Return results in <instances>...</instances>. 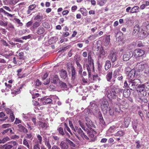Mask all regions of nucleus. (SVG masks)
<instances>
[{
	"label": "nucleus",
	"instance_id": "nucleus-1",
	"mask_svg": "<svg viewBox=\"0 0 149 149\" xmlns=\"http://www.w3.org/2000/svg\"><path fill=\"white\" fill-rule=\"evenodd\" d=\"M83 116H85L86 120V126L89 128L91 127H94L95 126L94 124L92 123L90 118L88 117H90L91 115V113L88 109H85L82 112Z\"/></svg>",
	"mask_w": 149,
	"mask_h": 149
},
{
	"label": "nucleus",
	"instance_id": "nucleus-2",
	"mask_svg": "<svg viewBox=\"0 0 149 149\" xmlns=\"http://www.w3.org/2000/svg\"><path fill=\"white\" fill-rule=\"evenodd\" d=\"M69 124L70 127L72 129L74 132V133L77 134L83 139H88V138L82 130L80 128H79L77 126H75L74 128L72 122L70 120H69Z\"/></svg>",
	"mask_w": 149,
	"mask_h": 149
},
{
	"label": "nucleus",
	"instance_id": "nucleus-3",
	"mask_svg": "<svg viewBox=\"0 0 149 149\" xmlns=\"http://www.w3.org/2000/svg\"><path fill=\"white\" fill-rule=\"evenodd\" d=\"M105 90L107 97L109 99L115 98L116 97L117 93L114 88H112L110 87H107Z\"/></svg>",
	"mask_w": 149,
	"mask_h": 149
},
{
	"label": "nucleus",
	"instance_id": "nucleus-4",
	"mask_svg": "<svg viewBox=\"0 0 149 149\" xmlns=\"http://www.w3.org/2000/svg\"><path fill=\"white\" fill-rule=\"evenodd\" d=\"M136 67L139 71L143 70L144 69H145V73L146 74L149 73V67H148L146 63L143 62L138 63H137Z\"/></svg>",
	"mask_w": 149,
	"mask_h": 149
},
{
	"label": "nucleus",
	"instance_id": "nucleus-5",
	"mask_svg": "<svg viewBox=\"0 0 149 149\" xmlns=\"http://www.w3.org/2000/svg\"><path fill=\"white\" fill-rule=\"evenodd\" d=\"M145 86L144 84L139 85L136 88L137 91L138 92L139 94L141 97L145 96L147 94L145 88Z\"/></svg>",
	"mask_w": 149,
	"mask_h": 149
},
{
	"label": "nucleus",
	"instance_id": "nucleus-6",
	"mask_svg": "<svg viewBox=\"0 0 149 149\" xmlns=\"http://www.w3.org/2000/svg\"><path fill=\"white\" fill-rule=\"evenodd\" d=\"M140 83V80L138 79H133L131 80H129V88L131 89H134L136 88V86L138 85Z\"/></svg>",
	"mask_w": 149,
	"mask_h": 149
},
{
	"label": "nucleus",
	"instance_id": "nucleus-7",
	"mask_svg": "<svg viewBox=\"0 0 149 149\" xmlns=\"http://www.w3.org/2000/svg\"><path fill=\"white\" fill-rule=\"evenodd\" d=\"M4 9L9 12L12 11V10L9 7L6 6H3L2 8H0V13L4 14L7 17H13V16L14 15H12L6 11L4 10Z\"/></svg>",
	"mask_w": 149,
	"mask_h": 149
},
{
	"label": "nucleus",
	"instance_id": "nucleus-8",
	"mask_svg": "<svg viewBox=\"0 0 149 149\" xmlns=\"http://www.w3.org/2000/svg\"><path fill=\"white\" fill-rule=\"evenodd\" d=\"M37 6L35 4H33L29 5L28 7V10L26 11L27 13L28 14H32V13H34L35 12L36 8Z\"/></svg>",
	"mask_w": 149,
	"mask_h": 149
},
{
	"label": "nucleus",
	"instance_id": "nucleus-9",
	"mask_svg": "<svg viewBox=\"0 0 149 149\" xmlns=\"http://www.w3.org/2000/svg\"><path fill=\"white\" fill-rule=\"evenodd\" d=\"M145 54V52L143 50L139 49H135L133 53V54L136 57L141 56Z\"/></svg>",
	"mask_w": 149,
	"mask_h": 149
},
{
	"label": "nucleus",
	"instance_id": "nucleus-10",
	"mask_svg": "<svg viewBox=\"0 0 149 149\" xmlns=\"http://www.w3.org/2000/svg\"><path fill=\"white\" fill-rule=\"evenodd\" d=\"M117 54L113 51L111 52L108 56L109 59L111 60L113 63H114L117 60Z\"/></svg>",
	"mask_w": 149,
	"mask_h": 149
},
{
	"label": "nucleus",
	"instance_id": "nucleus-11",
	"mask_svg": "<svg viewBox=\"0 0 149 149\" xmlns=\"http://www.w3.org/2000/svg\"><path fill=\"white\" fill-rule=\"evenodd\" d=\"M117 129V127H115L114 126L111 127L107 131L106 133V136H109L112 135V133H113Z\"/></svg>",
	"mask_w": 149,
	"mask_h": 149
},
{
	"label": "nucleus",
	"instance_id": "nucleus-12",
	"mask_svg": "<svg viewBox=\"0 0 149 149\" xmlns=\"http://www.w3.org/2000/svg\"><path fill=\"white\" fill-rule=\"evenodd\" d=\"M90 106L89 107L91 110L92 112H95L98 110V107L96 104L94 102L90 103Z\"/></svg>",
	"mask_w": 149,
	"mask_h": 149
},
{
	"label": "nucleus",
	"instance_id": "nucleus-13",
	"mask_svg": "<svg viewBox=\"0 0 149 149\" xmlns=\"http://www.w3.org/2000/svg\"><path fill=\"white\" fill-rule=\"evenodd\" d=\"M117 100L118 102L117 104H114V107L113 108L116 111L119 112L120 111V109L119 107L120 105V104H122L120 102L121 100L120 98H118Z\"/></svg>",
	"mask_w": 149,
	"mask_h": 149
},
{
	"label": "nucleus",
	"instance_id": "nucleus-14",
	"mask_svg": "<svg viewBox=\"0 0 149 149\" xmlns=\"http://www.w3.org/2000/svg\"><path fill=\"white\" fill-rule=\"evenodd\" d=\"M135 74V70L134 69L132 70L128 73L127 76V78L131 80L133 79L134 77Z\"/></svg>",
	"mask_w": 149,
	"mask_h": 149
},
{
	"label": "nucleus",
	"instance_id": "nucleus-15",
	"mask_svg": "<svg viewBox=\"0 0 149 149\" xmlns=\"http://www.w3.org/2000/svg\"><path fill=\"white\" fill-rule=\"evenodd\" d=\"M131 52H127L125 53L123 56V60L125 61H128L132 56V54Z\"/></svg>",
	"mask_w": 149,
	"mask_h": 149
},
{
	"label": "nucleus",
	"instance_id": "nucleus-16",
	"mask_svg": "<svg viewBox=\"0 0 149 149\" xmlns=\"http://www.w3.org/2000/svg\"><path fill=\"white\" fill-rule=\"evenodd\" d=\"M106 56V54L104 49L101 47H100L99 51V54L98 58L100 59L101 58H103Z\"/></svg>",
	"mask_w": 149,
	"mask_h": 149
},
{
	"label": "nucleus",
	"instance_id": "nucleus-17",
	"mask_svg": "<svg viewBox=\"0 0 149 149\" xmlns=\"http://www.w3.org/2000/svg\"><path fill=\"white\" fill-rule=\"evenodd\" d=\"M58 131L59 134L64 136H67L68 137H70V136L69 134L65 131H63V129L61 127H60L58 128Z\"/></svg>",
	"mask_w": 149,
	"mask_h": 149
},
{
	"label": "nucleus",
	"instance_id": "nucleus-18",
	"mask_svg": "<svg viewBox=\"0 0 149 149\" xmlns=\"http://www.w3.org/2000/svg\"><path fill=\"white\" fill-rule=\"evenodd\" d=\"M148 35V33L146 31L142 30L141 33L139 34V38L140 39L142 40L145 38Z\"/></svg>",
	"mask_w": 149,
	"mask_h": 149
},
{
	"label": "nucleus",
	"instance_id": "nucleus-19",
	"mask_svg": "<svg viewBox=\"0 0 149 149\" xmlns=\"http://www.w3.org/2000/svg\"><path fill=\"white\" fill-rule=\"evenodd\" d=\"M109 104H106L104 105H101V107L102 111L104 114H106L108 111L109 108Z\"/></svg>",
	"mask_w": 149,
	"mask_h": 149
},
{
	"label": "nucleus",
	"instance_id": "nucleus-20",
	"mask_svg": "<svg viewBox=\"0 0 149 149\" xmlns=\"http://www.w3.org/2000/svg\"><path fill=\"white\" fill-rule=\"evenodd\" d=\"M43 103L44 104H50L52 102V100L50 98L46 97L43 98L41 99Z\"/></svg>",
	"mask_w": 149,
	"mask_h": 149
},
{
	"label": "nucleus",
	"instance_id": "nucleus-21",
	"mask_svg": "<svg viewBox=\"0 0 149 149\" xmlns=\"http://www.w3.org/2000/svg\"><path fill=\"white\" fill-rule=\"evenodd\" d=\"M39 128H42L43 129H45L47 128V125L46 123L43 122L42 121H39L38 123Z\"/></svg>",
	"mask_w": 149,
	"mask_h": 149
},
{
	"label": "nucleus",
	"instance_id": "nucleus-22",
	"mask_svg": "<svg viewBox=\"0 0 149 149\" xmlns=\"http://www.w3.org/2000/svg\"><path fill=\"white\" fill-rule=\"evenodd\" d=\"M142 30L146 31L149 29V22L147 21L143 23L141 26Z\"/></svg>",
	"mask_w": 149,
	"mask_h": 149
},
{
	"label": "nucleus",
	"instance_id": "nucleus-23",
	"mask_svg": "<svg viewBox=\"0 0 149 149\" xmlns=\"http://www.w3.org/2000/svg\"><path fill=\"white\" fill-rule=\"evenodd\" d=\"M60 76L63 79H65L67 76L66 71L64 70H61L60 72Z\"/></svg>",
	"mask_w": 149,
	"mask_h": 149
},
{
	"label": "nucleus",
	"instance_id": "nucleus-24",
	"mask_svg": "<svg viewBox=\"0 0 149 149\" xmlns=\"http://www.w3.org/2000/svg\"><path fill=\"white\" fill-rule=\"evenodd\" d=\"M59 79L57 75H55L51 79V82L53 84H56L59 81Z\"/></svg>",
	"mask_w": 149,
	"mask_h": 149
},
{
	"label": "nucleus",
	"instance_id": "nucleus-25",
	"mask_svg": "<svg viewBox=\"0 0 149 149\" xmlns=\"http://www.w3.org/2000/svg\"><path fill=\"white\" fill-rule=\"evenodd\" d=\"M40 25V23L39 22H36L33 24L32 26L31 27L30 29L33 31L37 28Z\"/></svg>",
	"mask_w": 149,
	"mask_h": 149
},
{
	"label": "nucleus",
	"instance_id": "nucleus-26",
	"mask_svg": "<svg viewBox=\"0 0 149 149\" xmlns=\"http://www.w3.org/2000/svg\"><path fill=\"white\" fill-rule=\"evenodd\" d=\"M45 32V30L42 27H40L37 29L36 33L38 35H42Z\"/></svg>",
	"mask_w": 149,
	"mask_h": 149
},
{
	"label": "nucleus",
	"instance_id": "nucleus-27",
	"mask_svg": "<svg viewBox=\"0 0 149 149\" xmlns=\"http://www.w3.org/2000/svg\"><path fill=\"white\" fill-rule=\"evenodd\" d=\"M19 128V130L20 132H23L25 133L28 132L27 130L21 124L18 125H17Z\"/></svg>",
	"mask_w": 149,
	"mask_h": 149
},
{
	"label": "nucleus",
	"instance_id": "nucleus-28",
	"mask_svg": "<svg viewBox=\"0 0 149 149\" xmlns=\"http://www.w3.org/2000/svg\"><path fill=\"white\" fill-rule=\"evenodd\" d=\"M60 146L61 149H68V147L67 143L63 141L61 142Z\"/></svg>",
	"mask_w": 149,
	"mask_h": 149
},
{
	"label": "nucleus",
	"instance_id": "nucleus-29",
	"mask_svg": "<svg viewBox=\"0 0 149 149\" xmlns=\"http://www.w3.org/2000/svg\"><path fill=\"white\" fill-rule=\"evenodd\" d=\"M139 8L138 6H134L131 8L130 13H137L139 11Z\"/></svg>",
	"mask_w": 149,
	"mask_h": 149
},
{
	"label": "nucleus",
	"instance_id": "nucleus-30",
	"mask_svg": "<svg viewBox=\"0 0 149 149\" xmlns=\"http://www.w3.org/2000/svg\"><path fill=\"white\" fill-rule=\"evenodd\" d=\"M123 94L125 97H128L130 95V90L128 89H125L123 91Z\"/></svg>",
	"mask_w": 149,
	"mask_h": 149
},
{
	"label": "nucleus",
	"instance_id": "nucleus-31",
	"mask_svg": "<svg viewBox=\"0 0 149 149\" xmlns=\"http://www.w3.org/2000/svg\"><path fill=\"white\" fill-rule=\"evenodd\" d=\"M139 31V25L136 24L134 27V29L133 32V34L135 35H137Z\"/></svg>",
	"mask_w": 149,
	"mask_h": 149
},
{
	"label": "nucleus",
	"instance_id": "nucleus-32",
	"mask_svg": "<svg viewBox=\"0 0 149 149\" xmlns=\"http://www.w3.org/2000/svg\"><path fill=\"white\" fill-rule=\"evenodd\" d=\"M36 89H34L32 91H30V93L32 95V97L33 99L38 97L39 96V94L38 93H36Z\"/></svg>",
	"mask_w": 149,
	"mask_h": 149
},
{
	"label": "nucleus",
	"instance_id": "nucleus-33",
	"mask_svg": "<svg viewBox=\"0 0 149 149\" xmlns=\"http://www.w3.org/2000/svg\"><path fill=\"white\" fill-rule=\"evenodd\" d=\"M112 75V71H109L107 75L106 78L108 81H110L111 79Z\"/></svg>",
	"mask_w": 149,
	"mask_h": 149
},
{
	"label": "nucleus",
	"instance_id": "nucleus-34",
	"mask_svg": "<svg viewBox=\"0 0 149 149\" xmlns=\"http://www.w3.org/2000/svg\"><path fill=\"white\" fill-rule=\"evenodd\" d=\"M75 71L74 68L73 67H71V79L74 80L75 78Z\"/></svg>",
	"mask_w": 149,
	"mask_h": 149
},
{
	"label": "nucleus",
	"instance_id": "nucleus-35",
	"mask_svg": "<svg viewBox=\"0 0 149 149\" xmlns=\"http://www.w3.org/2000/svg\"><path fill=\"white\" fill-rule=\"evenodd\" d=\"M124 134L125 132L122 130H120L118 131L117 132H116L114 134V136H115L120 137L123 136L124 135Z\"/></svg>",
	"mask_w": 149,
	"mask_h": 149
},
{
	"label": "nucleus",
	"instance_id": "nucleus-36",
	"mask_svg": "<svg viewBox=\"0 0 149 149\" xmlns=\"http://www.w3.org/2000/svg\"><path fill=\"white\" fill-rule=\"evenodd\" d=\"M111 62L110 61L107 60L104 66V68L105 70H107L109 68L111 67Z\"/></svg>",
	"mask_w": 149,
	"mask_h": 149
},
{
	"label": "nucleus",
	"instance_id": "nucleus-37",
	"mask_svg": "<svg viewBox=\"0 0 149 149\" xmlns=\"http://www.w3.org/2000/svg\"><path fill=\"white\" fill-rule=\"evenodd\" d=\"M116 38H118V41H121L123 40V36L122 33L121 32H118L116 36Z\"/></svg>",
	"mask_w": 149,
	"mask_h": 149
},
{
	"label": "nucleus",
	"instance_id": "nucleus-38",
	"mask_svg": "<svg viewBox=\"0 0 149 149\" xmlns=\"http://www.w3.org/2000/svg\"><path fill=\"white\" fill-rule=\"evenodd\" d=\"M13 21H14V22L17 23L19 24V26H22L23 25V24L21 22L20 20L18 18H14L13 19Z\"/></svg>",
	"mask_w": 149,
	"mask_h": 149
},
{
	"label": "nucleus",
	"instance_id": "nucleus-39",
	"mask_svg": "<svg viewBox=\"0 0 149 149\" xmlns=\"http://www.w3.org/2000/svg\"><path fill=\"white\" fill-rule=\"evenodd\" d=\"M4 149H10L13 147V145L9 143V142L3 146Z\"/></svg>",
	"mask_w": 149,
	"mask_h": 149
},
{
	"label": "nucleus",
	"instance_id": "nucleus-40",
	"mask_svg": "<svg viewBox=\"0 0 149 149\" xmlns=\"http://www.w3.org/2000/svg\"><path fill=\"white\" fill-rule=\"evenodd\" d=\"M80 11L83 15L85 16L86 15L87 11L85 8H80Z\"/></svg>",
	"mask_w": 149,
	"mask_h": 149
},
{
	"label": "nucleus",
	"instance_id": "nucleus-41",
	"mask_svg": "<svg viewBox=\"0 0 149 149\" xmlns=\"http://www.w3.org/2000/svg\"><path fill=\"white\" fill-rule=\"evenodd\" d=\"M101 105H104L106 104H109L108 102L106 99L105 97H103L101 100Z\"/></svg>",
	"mask_w": 149,
	"mask_h": 149
},
{
	"label": "nucleus",
	"instance_id": "nucleus-42",
	"mask_svg": "<svg viewBox=\"0 0 149 149\" xmlns=\"http://www.w3.org/2000/svg\"><path fill=\"white\" fill-rule=\"evenodd\" d=\"M58 38L56 36H54L51 38L49 40V42L52 44L56 42L58 40Z\"/></svg>",
	"mask_w": 149,
	"mask_h": 149
},
{
	"label": "nucleus",
	"instance_id": "nucleus-43",
	"mask_svg": "<svg viewBox=\"0 0 149 149\" xmlns=\"http://www.w3.org/2000/svg\"><path fill=\"white\" fill-rule=\"evenodd\" d=\"M124 123L125 125V126L126 127H127L130 122V120L129 118H125L124 119Z\"/></svg>",
	"mask_w": 149,
	"mask_h": 149
},
{
	"label": "nucleus",
	"instance_id": "nucleus-44",
	"mask_svg": "<svg viewBox=\"0 0 149 149\" xmlns=\"http://www.w3.org/2000/svg\"><path fill=\"white\" fill-rule=\"evenodd\" d=\"M10 138L8 136L3 138L2 139L0 140V143H4L6 142L9 141Z\"/></svg>",
	"mask_w": 149,
	"mask_h": 149
},
{
	"label": "nucleus",
	"instance_id": "nucleus-45",
	"mask_svg": "<svg viewBox=\"0 0 149 149\" xmlns=\"http://www.w3.org/2000/svg\"><path fill=\"white\" fill-rule=\"evenodd\" d=\"M78 122L80 126L82 128V129L85 131H86L85 127L84 126V123L81 120H79Z\"/></svg>",
	"mask_w": 149,
	"mask_h": 149
},
{
	"label": "nucleus",
	"instance_id": "nucleus-46",
	"mask_svg": "<svg viewBox=\"0 0 149 149\" xmlns=\"http://www.w3.org/2000/svg\"><path fill=\"white\" fill-rule=\"evenodd\" d=\"M110 43V38L109 36L107 37L105 40L104 45L106 46H108Z\"/></svg>",
	"mask_w": 149,
	"mask_h": 149
},
{
	"label": "nucleus",
	"instance_id": "nucleus-47",
	"mask_svg": "<svg viewBox=\"0 0 149 149\" xmlns=\"http://www.w3.org/2000/svg\"><path fill=\"white\" fill-rule=\"evenodd\" d=\"M45 144L48 149H51V146L50 144L48 139H47L46 140L45 142Z\"/></svg>",
	"mask_w": 149,
	"mask_h": 149
},
{
	"label": "nucleus",
	"instance_id": "nucleus-48",
	"mask_svg": "<svg viewBox=\"0 0 149 149\" xmlns=\"http://www.w3.org/2000/svg\"><path fill=\"white\" fill-rule=\"evenodd\" d=\"M115 88V91H116V93L117 94H120V93H123V89L118 88Z\"/></svg>",
	"mask_w": 149,
	"mask_h": 149
},
{
	"label": "nucleus",
	"instance_id": "nucleus-49",
	"mask_svg": "<svg viewBox=\"0 0 149 149\" xmlns=\"http://www.w3.org/2000/svg\"><path fill=\"white\" fill-rule=\"evenodd\" d=\"M44 115L43 114L41 113L38 114V119L41 120H45V118L43 117Z\"/></svg>",
	"mask_w": 149,
	"mask_h": 149
},
{
	"label": "nucleus",
	"instance_id": "nucleus-50",
	"mask_svg": "<svg viewBox=\"0 0 149 149\" xmlns=\"http://www.w3.org/2000/svg\"><path fill=\"white\" fill-rule=\"evenodd\" d=\"M8 22L7 21H3L0 20V25L2 26H6L8 25Z\"/></svg>",
	"mask_w": 149,
	"mask_h": 149
},
{
	"label": "nucleus",
	"instance_id": "nucleus-51",
	"mask_svg": "<svg viewBox=\"0 0 149 149\" xmlns=\"http://www.w3.org/2000/svg\"><path fill=\"white\" fill-rule=\"evenodd\" d=\"M64 126H65V128H64V130H66L67 131H68L70 134L72 135V132H71V130H70V128H69V127L67 126V124L66 123H64Z\"/></svg>",
	"mask_w": 149,
	"mask_h": 149
},
{
	"label": "nucleus",
	"instance_id": "nucleus-52",
	"mask_svg": "<svg viewBox=\"0 0 149 149\" xmlns=\"http://www.w3.org/2000/svg\"><path fill=\"white\" fill-rule=\"evenodd\" d=\"M24 54L23 52L19 53L18 54V58L20 59H25V57L24 55Z\"/></svg>",
	"mask_w": 149,
	"mask_h": 149
},
{
	"label": "nucleus",
	"instance_id": "nucleus-53",
	"mask_svg": "<svg viewBox=\"0 0 149 149\" xmlns=\"http://www.w3.org/2000/svg\"><path fill=\"white\" fill-rule=\"evenodd\" d=\"M81 83L83 85H84L85 84L88 85L89 84V82L87 81V79L84 78H82L81 80Z\"/></svg>",
	"mask_w": 149,
	"mask_h": 149
},
{
	"label": "nucleus",
	"instance_id": "nucleus-54",
	"mask_svg": "<svg viewBox=\"0 0 149 149\" xmlns=\"http://www.w3.org/2000/svg\"><path fill=\"white\" fill-rule=\"evenodd\" d=\"M5 85L6 86V88H5L6 91H8L9 89L11 88L12 86L10 84H8L6 82L5 83Z\"/></svg>",
	"mask_w": 149,
	"mask_h": 149
},
{
	"label": "nucleus",
	"instance_id": "nucleus-55",
	"mask_svg": "<svg viewBox=\"0 0 149 149\" xmlns=\"http://www.w3.org/2000/svg\"><path fill=\"white\" fill-rule=\"evenodd\" d=\"M23 144L26 146L28 148H29V145L28 142V140L26 139H24L23 141Z\"/></svg>",
	"mask_w": 149,
	"mask_h": 149
},
{
	"label": "nucleus",
	"instance_id": "nucleus-56",
	"mask_svg": "<svg viewBox=\"0 0 149 149\" xmlns=\"http://www.w3.org/2000/svg\"><path fill=\"white\" fill-rule=\"evenodd\" d=\"M19 0H10L9 3L10 5H14L17 3Z\"/></svg>",
	"mask_w": 149,
	"mask_h": 149
},
{
	"label": "nucleus",
	"instance_id": "nucleus-57",
	"mask_svg": "<svg viewBox=\"0 0 149 149\" xmlns=\"http://www.w3.org/2000/svg\"><path fill=\"white\" fill-rule=\"evenodd\" d=\"M106 1L105 0H103L100 1H98L97 2V4L99 5L100 6H102L104 5Z\"/></svg>",
	"mask_w": 149,
	"mask_h": 149
},
{
	"label": "nucleus",
	"instance_id": "nucleus-58",
	"mask_svg": "<svg viewBox=\"0 0 149 149\" xmlns=\"http://www.w3.org/2000/svg\"><path fill=\"white\" fill-rule=\"evenodd\" d=\"M4 109L6 111V113L8 114H10V113H13V112L9 108H5Z\"/></svg>",
	"mask_w": 149,
	"mask_h": 149
},
{
	"label": "nucleus",
	"instance_id": "nucleus-59",
	"mask_svg": "<svg viewBox=\"0 0 149 149\" xmlns=\"http://www.w3.org/2000/svg\"><path fill=\"white\" fill-rule=\"evenodd\" d=\"M120 70L119 69H117L114 71L113 75L114 78H115L116 76L119 74Z\"/></svg>",
	"mask_w": 149,
	"mask_h": 149
},
{
	"label": "nucleus",
	"instance_id": "nucleus-60",
	"mask_svg": "<svg viewBox=\"0 0 149 149\" xmlns=\"http://www.w3.org/2000/svg\"><path fill=\"white\" fill-rule=\"evenodd\" d=\"M66 141L72 147H74L75 145L74 144V143L70 140L69 139H66Z\"/></svg>",
	"mask_w": 149,
	"mask_h": 149
},
{
	"label": "nucleus",
	"instance_id": "nucleus-61",
	"mask_svg": "<svg viewBox=\"0 0 149 149\" xmlns=\"http://www.w3.org/2000/svg\"><path fill=\"white\" fill-rule=\"evenodd\" d=\"M97 37V35H93L91 36L88 37V39L90 40H95Z\"/></svg>",
	"mask_w": 149,
	"mask_h": 149
},
{
	"label": "nucleus",
	"instance_id": "nucleus-62",
	"mask_svg": "<svg viewBox=\"0 0 149 149\" xmlns=\"http://www.w3.org/2000/svg\"><path fill=\"white\" fill-rule=\"evenodd\" d=\"M59 84L61 87L64 88H65L67 87V85L66 83L62 81H60Z\"/></svg>",
	"mask_w": 149,
	"mask_h": 149
},
{
	"label": "nucleus",
	"instance_id": "nucleus-63",
	"mask_svg": "<svg viewBox=\"0 0 149 149\" xmlns=\"http://www.w3.org/2000/svg\"><path fill=\"white\" fill-rule=\"evenodd\" d=\"M140 141H139L136 142V147L137 148H139L141 147V145L140 144Z\"/></svg>",
	"mask_w": 149,
	"mask_h": 149
},
{
	"label": "nucleus",
	"instance_id": "nucleus-64",
	"mask_svg": "<svg viewBox=\"0 0 149 149\" xmlns=\"http://www.w3.org/2000/svg\"><path fill=\"white\" fill-rule=\"evenodd\" d=\"M88 131L89 130H88L87 132L89 137L91 138H93L94 137V135L93 134V132H88Z\"/></svg>",
	"mask_w": 149,
	"mask_h": 149
}]
</instances>
